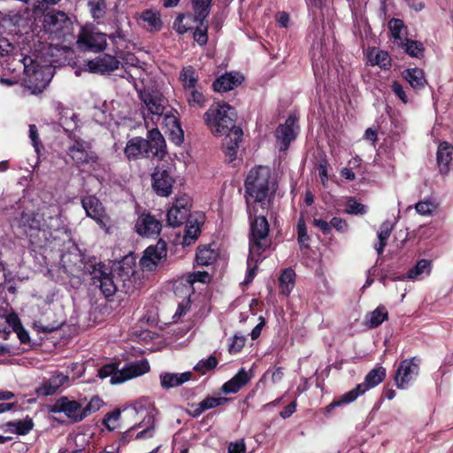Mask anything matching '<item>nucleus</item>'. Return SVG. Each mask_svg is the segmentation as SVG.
<instances>
[{
    "label": "nucleus",
    "instance_id": "obj_1",
    "mask_svg": "<svg viewBox=\"0 0 453 453\" xmlns=\"http://www.w3.org/2000/svg\"><path fill=\"white\" fill-rule=\"evenodd\" d=\"M236 111L226 103H218L210 106L204 113V121L213 134L226 135L223 148L229 161L236 157L242 130L235 126Z\"/></svg>",
    "mask_w": 453,
    "mask_h": 453
},
{
    "label": "nucleus",
    "instance_id": "obj_2",
    "mask_svg": "<svg viewBox=\"0 0 453 453\" xmlns=\"http://www.w3.org/2000/svg\"><path fill=\"white\" fill-rule=\"evenodd\" d=\"M245 198L248 214L257 212V207L268 211L276 190V182L267 166L252 168L245 180Z\"/></svg>",
    "mask_w": 453,
    "mask_h": 453
},
{
    "label": "nucleus",
    "instance_id": "obj_3",
    "mask_svg": "<svg viewBox=\"0 0 453 453\" xmlns=\"http://www.w3.org/2000/svg\"><path fill=\"white\" fill-rule=\"evenodd\" d=\"M266 211L257 207V212L249 214L250 221V235L249 240V257L247 260V272L242 284L249 285L256 276L257 263L262 261L265 256L264 252L269 247V224L265 215Z\"/></svg>",
    "mask_w": 453,
    "mask_h": 453
},
{
    "label": "nucleus",
    "instance_id": "obj_4",
    "mask_svg": "<svg viewBox=\"0 0 453 453\" xmlns=\"http://www.w3.org/2000/svg\"><path fill=\"white\" fill-rule=\"evenodd\" d=\"M124 418L134 421L125 432L124 438L150 439L154 436L156 416L157 414L153 403L149 399H140L122 410Z\"/></svg>",
    "mask_w": 453,
    "mask_h": 453
},
{
    "label": "nucleus",
    "instance_id": "obj_5",
    "mask_svg": "<svg viewBox=\"0 0 453 453\" xmlns=\"http://www.w3.org/2000/svg\"><path fill=\"white\" fill-rule=\"evenodd\" d=\"M15 61L17 66L13 67V72H23L24 87L33 95L42 93L52 79L51 66L50 65H41L37 59L25 54L14 55L12 62Z\"/></svg>",
    "mask_w": 453,
    "mask_h": 453
},
{
    "label": "nucleus",
    "instance_id": "obj_6",
    "mask_svg": "<svg viewBox=\"0 0 453 453\" xmlns=\"http://www.w3.org/2000/svg\"><path fill=\"white\" fill-rule=\"evenodd\" d=\"M61 219L57 207L48 208L42 214L22 212L12 223V227L19 228L26 235L32 236L36 231L57 230L60 227Z\"/></svg>",
    "mask_w": 453,
    "mask_h": 453
},
{
    "label": "nucleus",
    "instance_id": "obj_7",
    "mask_svg": "<svg viewBox=\"0 0 453 453\" xmlns=\"http://www.w3.org/2000/svg\"><path fill=\"white\" fill-rule=\"evenodd\" d=\"M150 371L149 362L145 359L127 364L119 369L115 364H108L101 367L98 376L102 379L110 377L111 384H120L134 378L142 376Z\"/></svg>",
    "mask_w": 453,
    "mask_h": 453
},
{
    "label": "nucleus",
    "instance_id": "obj_8",
    "mask_svg": "<svg viewBox=\"0 0 453 453\" xmlns=\"http://www.w3.org/2000/svg\"><path fill=\"white\" fill-rule=\"evenodd\" d=\"M138 95L142 103V114L146 125L149 126V119L157 125L165 112L163 95L158 91L146 88L139 90Z\"/></svg>",
    "mask_w": 453,
    "mask_h": 453
},
{
    "label": "nucleus",
    "instance_id": "obj_9",
    "mask_svg": "<svg viewBox=\"0 0 453 453\" xmlns=\"http://www.w3.org/2000/svg\"><path fill=\"white\" fill-rule=\"evenodd\" d=\"M42 27L51 38L61 39L72 33L73 22L64 12L51 10L43 14Z\"/></svg>",
    "mask_w": 453,
    "mask_h": 453
},
{
    "label": "nucleus",
    "instance_id": "obj_10",
    "mask_svg": "<svg viewBox=\"0 0 453 453\" xmlns=\"http://www.w3.org/2000/svg\"><path fill=\"white\" fill-rule=\"evenodd\" d=\"M77 42L80 48L94 52L104 50L107 45V35L92 24L83 26L79 33Z\"/></svg>",
    "mask_w": 453,
    "mask_h": 453
},
{
    "label": "nucleus",
    "instance_id": "obj_11",
    "mask_svg": "<svg viewBox=\"0 0 453 453\" xmlns=\"http://www.w3.org/2000/svg\"><path fill=\"white\" fill-rule=\"evenodd\" d=\"M81 205L86 215L93 219L106 234H109V218L105 214L104 207L100 200L95 196H86L81 199Z\"/></svg>",
    "mask_w": 453,
    "mask_h": 453
},
{
    "label": "nucleus",
    "instance_id": "obj_12",
    "mask_svg": "<svg viewBox=\"0 0 453 453\" xmlns=\"http://www.w3.org/2000/svg\"><path fill=\"white\" fill-rule=\"evenodd\" d=\"M419 372L418 360L415 357L403 360L395 375V382L399 389H407L416 380Z\"/></svg>",
    "mask_w": 453,
    "mask_h": 453
},
{
    "label": "nucleus",
    "instance_id": "obj_13",
    "mask_svg": "<svg viewBox=\"0 0 453 453\" xmlns=\"http://www.w3.org/2000/svg\"><path fill=\"white\" fill-rule=\"evenodd\" d=\"M191 202L187 195L177 197L167 211V223L173 227H177L188 220Z\"/></svg>",
    "mask_w": 453,
    "mask_h": 453
},
{
    "label": "nucleus",
    "instance_id": "obj_14",
    "mask_svg": "<svg viewBox=\"0 0 453 453\" xmlns=\"http://www.w3.org/2000/svg\"><path fill=\"white\" fill-rule=\"evenodd\" d=\"M50 411L53 413L63 412L74 423L80 422L86 418L83 406L80 403L74 400H70L65 396L58 399L52 405Z\"/></svg>",
    "mask_w": 453,
    "mask_h": 453
},
{
    "label": "nucleus",
    "instance_id": "obj_15",
    "mask_svg": "<svg viewBox=\"0 0 453 453\" xmlns=\"http://www.w3.org/2000/svg\"><path fill=\"white\" fill-rule=\"evenodd\" d=\"M92 284L98 287L106 297L112 296L117 291V285L112 275L103 264H98L92 273Z\"/></svg>",
    "mask_w": 453,
    "mask_h": 453
},
{
    "label": "nucleus",
    "instance_id": "obj_16",
    "mask_svg": "<svg viewBox=\"0 0 453 453\" xmlns=\"http://www.w3.org/2000/svg\"><path fill=\"white\" fill-rule=\"evenodd\" d=\"M152 188L160 196H168L172 193L173 185L175 182L172 169L157 167L151 175Z\"/></svg>",
    "mask_w": 453,
    "mask_h": 453
},
{
    "label": "nucleus",
    "instance_id": "obj_17",
    "mask_svg": "<svg viewBox=\"0 0 453 453\" xmlns=\"http://www.w3.org/2000/svg\"><path fill=\"white\" fill-rule=\"evenodd\" d=\"M68 155L77 165H84L95 163L97 159L96 153L91 150L88 142L82 140H75L69 147Z\"/></svg>",
    "mask_w": 453,
    "mask_h": 453
},
{
    "label": "nucleus",
    "instance_id": "obj_18",
    "mask_svg": "<svg viewBox=\"0 0 453 453\" xmlns=\"http://www.w3.org/2000/svg\"><path fill=\"white\" fill-rule=\"evenodd\" d=\"M165 257L166 243L160 240L156 246H150L145 250L140 265L143 270L153 271Z\"/></svg>",
    "mask_w": 453,
    "mask_h": 453
},
{
    "label": "nucleus",
    "instance_id": "obj_19",
    "mask_svg": "<svg viewBox=\"0 0 453 453\" xmlns=\"http://www.w3.org/2000/svg\"><path fill=\"white\" fill-rule=\"evenodd\" d=\"M297 119L294 115L288 116L285 123L280 125L275 132L277 142L280 144V150H286L290 142L296 137L298 126Z\"/></svg>",
    "mask_w": 453,
    "mask_h": 453
},
{
    "label": "nucleus",
    "instance_id": "obj_20",
    "mask_svg": "<svg viewBox=\"0 0 453 453\" xmlns=\"http://www.w3.org/2000/svg\"><path fill=\"white\" fill-rule=\"evenodd\" d=\"M386 377V369L382 366H378L372 369L365 377V380L363 383L358 384L353 389L349 390L350 393H353L355 395V399L358 396L364 395L366 391L371 388H375Z\"/></svg>",
    "mask_w": 453,
    "mask_h": 453
},
{
    "label": "nucleus",
    "instance_id": "obj_21",
    "mask_svg": "<svg viewBox=\"0 0 453 453\" xmlns=\"http://www.w3.org/2000/svg\"><path fill=\"white\" fill-rule=\"evenodd\" d=\"M160 121L169 133L171 141L176 145L181 144L184 140V133L176 115L173 112H164Z\"/></svg>",
    "mask_w": 453,
    "mask_h": 453
},
{
    "label": "nucleus",
    "instance_id": "obj_22",
    "mask_svg": "<svg viewBox=\"0 0 453 453\" xmlns=\"http://www.w3.org/2000/svg\"><path fill=\"white\" fill-rule=\"evenodd\" d=\"M161 223L150 214L141 215L135 223V230L142 236L157 235L161 231Z\"/></svg>",
    "mask_w": 453,
    "mask_h": 453
},
{
    "label": "nucleus",
    "instance_id": "obj_23",
    "mask_svg": "<svg viewBox=\"0 0 453 453\" xmlns=\"http://www.w3.org/2000/svg\"><path fill=\"white\" fill-rule=\"evenodd\" d=\"M119 61L113 56L104 54L88 62L91 73H109L118 69Z\"/></svg>",
    "mask_w": 453,
    "mask_h": 453
},
{
    "label": "nucleus",
    "instance_id": "obj_24",
    "mask_svg": "<svg viewBox=\"0 0 453 453\" xmlns=\"http://www.w3.org/2000/svg\"><path fill=\"white\" fill-rule=\"evenodd\" d=\"M124 154L129 161L148 157V142L142 137H133L127 142Z\"/></svg>",
    "mask_w": 453,
    "mask_h": 453
},
{
    "label": "nucleus",
    "instance_id": "obj_25",
    "mask_svg": "<svg viewBox=\"0 0 453 453\" xmlns=\"http://www.w3.org/2000/svg\"><path fill=\"white\" fill-rule=\"evenodd\" d=\"M148 153L162 158L165 154V142L157 128H152L148 132L147 139Z\"/></svg>",
    "mask_w": 453,
    "mask_h": 453
},
{
    "label": "nucleus",
    "instance_id": "obj_26",
    "mask_svg": "<svg viewBox=\"0 0 453 453\" xmlns=\"http://www.w3.org/2000/svg\"><path fill=\"white\" fill-rule=\"evenodd\" d=\"M69 383V376L62 372H56L52 376L37 389L39 395H51L62 386Z\"/></svg>",
    "mask_w": 453,
    "mask_h": 453
},
{
    "label": "nucleus",
    "instance_id": "obj_27",
    "mask_svg": "<svg viewBox=\"0 0 453 453\" xmlns=\"http://www.w3.org/2000/svg\"><path fill=\"white\" fill-rule=\"evenodd\" d=\"M453 162V146L447 142H441L437 149V164L441 174H447Z\"/></svg>",
    "mask_w": 453,
    "mask_h": 453
},
{
    "label": "nucleus",
    "instance_id": "obj_28",
    "mask_svg": "<svg viewBox=\"0 0 453 453\" xmlns=\"http://www.w3.org/2000/svg\"><path fill=\"white\" fill-rule=\"evenodd\" d=\"M250 380L251 375L244 368H241L231 380L223 384L221 390L225 394H235Z\"/></svg>",
    "mask_w": 453,
    "mask_h": 453
},
{
    "label": "nucleus",
    "instance_id": "obj_29",
    "mask_svg": "<svg viewBox=\"0 0 453 453\" xmlns=\"http://www.w3.org/2000/svg\"><path fill=\"white\" fill-rule=\"evenodd\" d=\"M243 79L240 73H228L221 75L213 82V88L218 92L229 91L240 85Z\"/></svg>",
    "mask_w": 453,
    "mask_h": 453
},
{
    "label": "nucleus",
    "instance_id": "obj_30",
    "mask_svg": "<svg viewBox=\"0 0 453 453\" xmlns=\"http://www.w3.org/2000/svg\"><path fill=\"white\" fill-rule=\"evenodd\" d=\"M34 427V422L31 418L26 417L24 419H17L6 422L1 426V429L5 433H12L17 435H26Z\"/></svg>",
    "mask_w": 453,
    "mask_h": 453
},
{
    "label": "nucleus",
    "instance_id": "obj_31",
    "mask_svg": "<svg viewBox=\"0 0 453 453\" xmlns=\"http://www.w3.org/2000/svg\"><path fill=\"white\" fill-rule=\"evenodd\" d=\"M192 373L185 372L181 373L163 372L160 374V385L163 388L169 389L182 385L191 379Z\"/></svg>",
    "mask_w": 453,
    "mask_h": 453
},
{
    "label": "nucleus",
    "instance_id": "obj_32",
    "mask_svg": "<svg viewBox=\"0 0 453 453\" xmlns=\"http://www.w3.org/2000/svg\"><path fill=\"white\" fill-rule=\"evenodd\" d=\"M146 64L143 63L138 66L132 67L130 69H126L123 75V78H126L129 82L133 83L134 88L139 93V90H143L142 87L139 86L138 81L142 84L144 83L148 77V73L145 69Z\"/></svg>",
    "mask_w": 453,
    "mask_h": 453
},
{
    "label": "nucleus",
    "instance_id": "obj_33",
    "mask_svg": "<svg viewBox=\"0 0 453 453\" xmlns=\"http://www.w3.org/2000/svg\"><path fill=\"white\" fill-rule=\"evenodd\" d=\"M388 28L393 43L397 47L408 39L407 27L402 19H391L388 22Z\"/></svg>",
    "mask_w": 453,
    "mask_h": 453
},
{
    "label": "nucleus",
    "instance_id": "obj_34",
    "mask_svg": "<svg viewBox=\"0 0 453 453\" xmlns=\"http://www.w3.org/2000/svg\"><path fill=\"white\" fill-rule=\"evenodd\" d=\"M432 262L428 259H420L407 272L409 280H421L431 274Z\"/></svg>",
    "mask_w": 453,
    "mask_h": 453
},
{
    "label": "nucleus",
    "instance_id": "obj_35",
    "mask_svg": "<svg viewBox=\"0 0 453 453\" xmlns=\"http://www.w3.org/2000/svg\"><path fill=\"white\" fill-rule=\"evenodd\" d=\"M140 22L150 32L159 31L163 25L159 12L152 10L144 11L140 16Z\"/></svg>",
    "mask_w": 453,
    "mask_h": 453
},
{
    "label": "nucleus",
    "instance_id": "obj_36",
    "mask_svg": "<svg viewBox=\"0 0 453 453\" xmlns=\"http://www.w3.org/2000/svg\"><path fill=\"white\" fill-rule=\"evenodd\" d=\"M179 79L181 82L183 90L201 86L199 83L198 73L191 65L185 66L181 69Z\"/></svg>",
    "mask_w": 453,
    "mask_h": 453
},
{
    "label": "nucleus",
    "instance_id": "obj_37",
    "mask_svg": "<svg viewBox=\"0 0 453 453\" xmlns=\"http://www.w3.org/2000/svg\"><path fill=\"white\" fill-rule=\"evenodd\" d=\"M188 104L191 108H203L206 104V97L202 86L183 90Z\"/></svg>",
    "mask_w": 453,
    "mask_h": 453
},
{
    "label": "nucleus",
    "instance_id": "obj_38",
    "mask_svg": "<svg viewBox=\"0 0 453 453\" xmlns=\"http://www.w3.org/2000/svg\"><path fill=\"white\" fill-rule=\"evenodd\" d=\"M393 228L394 225L389 220H386L380 225L377 233L378 242L374 244V249L378 255H381L383 253L384 248L388 243V240L392 233Z\"/></svg>",
    "mask_w": 453,
    "mask_h": 453
},
{
    "label": "nucleus",
    "instance_id": "obj_39",
    "mask_svg": "<svg viewBox=\"0 0 453 453\" xmlns=\"http://www.w3.org/2000/svg\"><path fill=\"white\" fill-rule=\"evenodd\" d=\"M403 77L414 89H420L426 84L425 73L422 69L412 68L403 73Z\"/></svg>",
    "mask_w": 453,
    "mask_h": 453
},
{
    "label": "nucleus",
    "instance_id": "obj_40",
    "mask_svg": "<svg viewBox=\"0 0 453 453\" xmlns=\"http://www.w3.org/2000/svg\"><path fill=\"white\" fill-rule=\"evenodd\" d=\"M218 256L219 253L215 249H212L211 246H204L198 248L196 255V260L197 265L207 266L212 265L216 261Z\"/></svg>",
    "mask_w": 453,
    "mask_h": 453
},
{
    "label": "nucleus",
    "instance_id": "obj_41",
    "mask_svg": "<svg viewBox=\"0 0 453 453\" xmlns=\"http://www.w3.org/2000/svg\"><path fill=\"white\" fill-rule=\"evenodd\" d=\"M280 293L288 296L293 290L296 283V273L291 268L285 269L280 276Z\"/></svg>",
    "mask_w": 453,
    "mask_h": 453
},
{
    "label": "nucleus",
    "instance_id": "obj_42",
    "mask_svg": "<svg viewBox=\"0 0 453 453\" xmlns=\"http://www.w3.org/2000/svg\"><path fill=\"white\" fill-rule=\"evenodd\" d=\"M388 311L385 306L379 305L374 311L369 312L366 315V325L370 328L378 327L381 325L385 320L388 319Z\"/></svg>",
    "mask_w": 453,
    "mask_h": 453
},
{
    "label": "nucleus",
    "instance_id": "obj_43",
    "mask_svg": "<svg viewBox=\"0 0 453 453\" xmlns=\"http://www.w3.org/2000/svg\"><path fill=\"white\" fill-rule=\"evenodd\" d=\"M13 45L8 42L6 39H0V59L4 58H7L5 59L6 61V68L13 72V67L17 66V62H12V57L17 54H22L21 52H15L13 51Z\"/></svg>",
    "mask_w": 453,
    "mask_h": 453
},
{
    "label": "nucleus",
    "instance_id": "obj_44",
    "mask_svg": "<svg viewBox=\"0 0 453 453\" xmlns=\"http://www.w3.org/2000/svg\"><path fill=\"white\" fill-rule=\"evenodd\" d=\"M211 280V277L208 273L206 272H194L192 273H189L186 279L184 280L186 284L184 285L185 288V295L191 296L193 293V285L196 282H202L206 283L209 282Z\"/></svg>",
    "mask_w": 453,
    "mask_h": 453
},
{
    "label": "nucleus",
    "instance_id": "obj_45",
    "mask_svg": "<svg viewBox=\"0 0 453 453\" xmlns=\"http://www.w3.org/2000/svg\"><path fill=\"white\" fill-rule=\"evenodd\" d=\"M368 59L372 65L387 68L391 65V58L387 51L372 49L368 53Z\"/></svg>",
    "mask_w": 453,
    "mask_h": 453
},
{
    "label": "nucleus",
    "instance_id": "obj_46",
    "mask_svg": "<svg viewBox=\"0 0 453 453\" xmlns=\"http://www.w3.org/2000/svg\"><path fill=\"white\" fill-rule=\"evenodd\" d=\"M212 0H192L195 21H206Z\"/></svg>",
    "mask_w": 453,
    "mask_h": 453
},
{
    "label": "nucleus",
    "instance_id": "obj_47",
    "mask_svg": "<svg viewBox=\"0 0 453 453\" xmlns=\"http://www.w3.org/2000/svg\"><path fill=\"white\" fill-rule=\"evenodd\" d=\"M183 236V245L189 246L193 244L201 233L200 225L196 220L188 219Z\"/></svg>",
    "mask_w": 453,
    "mask_h": 453
},
{
    "label": "nucleus",
    "instance_id": "obj_48",
    "mask_svg": "<svg viewBox=\"0 0 453 453\" xmlns=\"http://www.w3.org/2000/svg\"><path fill=\"white\" fill-rule=\"evenodd\" d=\"M87 5L93 19L98 20L105 17L107 12L105 0H88Z\"/></svg>",
    "mask_w": 453,
    "mask_h": 453
},
{
    "label": "nucleus",
    "instance_id": "obj_49",
    "mask_svg": "<svg viewBox=\"0 0 453 453\" xmlns=\"http://www.w3.org/2000/svg\"><path fill=\"white\" fill-rule=\"evenodd\" d=\"M320 50L322 49L320 48ZM311 58L315 76H321L326 72L328 65L321 50L319 51V47L315 48V46H313Z\"/></svg>",
    "mask_w": 453,
    "mask_h": 453
},
{
    "label": "nucleus",
    "instance_id": "obj_50",
    "mask_svg": "<svg viewBox=\"0 0 453 453\" xmlns=\"http://www.w3.org/2000/svg\"><path fill=\"white\" fill-rule=\"evenodd\" d=\"M403 49L406 54L411 58H420L423 56V44L418 41L407 39L403 44L398 46Z\"/></svg>",
    "mask_w": 453,
    "mask_h": 453
},
{
    "label": "nucleus",
    "instance_id": "obj_51",
    "mask_svg": "<svg viewBox=\"0 0 453 453\" xmlns=\"http://www.w3.org/2000/svg\"><path fill=\"white\" fill-rule=\"evenodd\" d=\"M197 23L196 28L194 32V39L200 45L207 43L208 35V23L206 21H196Z\"/></svg>",
    "mask_w": 453,
    "mask_h": 453
},
{
    "label": "nucleus",
    "instance_id": "obj_52",
    "mask_svg": "<svg viewBox=\"0 0 453 453\" xmlns=\"http://www.w3.org/2000/svg\"><path fill=\"white\" fill-rule=\"evenodd\" d=\"M297 236H298V243L300 247L308 248L309 247V240L310 237L307 234V228L305 225V221L303 218H300L297 222Z\"/></svg>",
    "mask_w": 453,
    "mask_h": 453
},
{
    "label": "nucleus",
    "instance_id": "obj_53",
    "mask_svg": "<svg viewBox=\"0 0 453 453\" xmlns=\"http://www.w3.org/2000/svg\"><path fill=\"white\" fill-rule=\"evenodd\" d=\"M355 395L353 393H350L349 391L341 395L337 400L332 402L330 404H328L326 407V412L330 413L334 408L340 407L344 404H349L352 402H354Z\"/></svg>",
    "mask_w": 453,
    "mask_h": 453
},
{
    "label": "nucleus",
    "instance_id": "obj_54",
    "mask_svg": "<svg viewBox=\"0 0 453 453\" xmlns=\"http://www.w3.org/2000/svg\"><path fill=\"white\" fill-rule=\"evenodd\" d=\"M218 361L215 357L210 356L206 359L200 360L195 366L194 369L196 372L205 373L207 371L216 367Z\"/></svg>",
    "mask_w": 453,
    "mask_h": 453
},
{
    "label": "nucleus",
    "instance_id": "obj_55",
    "mask_svg": "<svg viewBox=\"0 0 453 453\" xmlns=\"http://www.w3.org/2000/svg\"><path fill=\"white\" fill-rule=\"evenodd\" d=\"M190 309V296H188L187 298L183 299L181 303H179L175 313L173 316V319L174 322H179L184 318Z\"/></svg>",
    "mask_w": 453,
    "mask_h": 453
},
{
    "label": "nucleus",
    "instance_id": "obj_56",
    "mask_svg": "<svg viewBox=\"0 0 453 453\" xmlns=\"http://www.w3.org/2000/svg\"><path fill=\"white\" fill-rule=\"evenodd\" d=\"M345 211L349 214L363 215L366 212L365 206L355 200L348 201Z\"/></svg>",
    "mask_w": 453,
    "mask_h": 453
},
{
    "label": "nucleus",
    "instance_id": "obj_57",
    "mask_svg": "<svg viewBox=\"0 0 453 453\" xmlns=\"http://www.w3.org/2000/svg\"><path fill=\"white\" fill-rule=\"evenodd\" d=\"M227 401L224 397H207L201 403L202 411H207L214 407L219 406Z\"/></svg>",
    "mask_w": 453,
    "mask_h": 453
},
{
    "label": "nucleus",
    "instance_id": "obj_58",
    "mask_svg": "<svg viewBox=\"0 0 453 453\" xmlns=\"http://www.w3.org/2000/svg\"><path fill=\"white\" fill-rule=\"evenodd\" d=\"M108 38L116 48V51L120 50V47L126 42V35L120 28H118L114 33L109 35Z\"/></svg>",
    "mask_w": 453,
    "mask_h": 453
},
{
    "label": "nucleus",
    "instance_id": "obj_59",
    "mask_svg": "<svg viewBox=\"0 0 453 453\" xmlns=\"http://www.w3.org/2000/svg\"><path fill=\"white\" fill-rule=\"evenodd\" d=\"M415 209L418 214L427 216L434 211L435 205L430 201H421L416 204Z\"/></svg>",
    "mask_w": 453,
    "mask_h": 453
},
{
    "label": "nucleus",
    "instance_id": "obj_60",
    "mask_svg": "<svg viewBox=\"0 0 453 453\" xmlns=\"http://www.w3.org/2000/svg\"><path fill=\"white\" fill-rule=\"evenodd\" d=\"M103 404V401L98 396H94L90 401L83 407V411L86 413V417L89 414L97 411Z\"/></svg>",
    "mask_w": 453,
    "mask_h": 453
},
{
    "label": "nucleus",
    "instance_id": "obj_61",
    "mask_svg": "<svg viewBox=\"0 0 453 453\" xmlns=\"http://www.w3.org/2000/svg\"><path fill=\"white\" fill-rule=\"evenodd\" d=\"M120 414V411H114L106 415L104 424L109 430H114L117 427V422L119 419Z\"/></svg>",
    "mask_w": 453,
    "mask_h": 453
},
{
    "label": "nucleus",
    "instance_id": "obj_62",
    "mask_svg": "<svg viewBox=\"0 0 453 453\" xmlns=\"http://www.w3.org/2000/svg\"><path fill=\"white\" fill-rule=\"evenodd\" d=\"M269 375H271V381L273 384H276L280 382L283 378V371L282 368L277 367L273 370H267L259 382H262L264 380H265Z\"/></svg>",
    "mask_w": 453,
    "mask_h": 453
},
{
    "label": "nucleus",
    "instance_id": "obj_63",
    "mask_svg": "<svg viewBox=\"0 0 453 453\" xmlns=\"http://www.w3.org/2000/svg\"><path fill=\"white\" fill-rule=\"evenodd\" d=\"M245 344V338L243 336L234 335L232 339L231 343L229 344V352L230 353H238L241 351L242 347Z\"/></svg>",
    "mask_w": 453,
    "mask_h": 453
},
{
    "label": "nucleus",
    "instance_id": "obj_64",
    "mask_svg": "<svg viewBox=\"0 0 453 453\" xmlns=\"http://www.w3.org/2000/svg\"><path fill=\"white\" fill-rule=\"evenodd\" d=\"M143 63L144 62L140 61L134 55L130 53L127 54L123 58V67L125 68V70L130 69L134 66H138Z\"/></svg>",
    "mask_w": 453,
    "mask_h": 453
}]
</instances>
